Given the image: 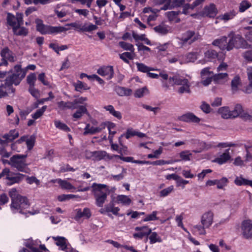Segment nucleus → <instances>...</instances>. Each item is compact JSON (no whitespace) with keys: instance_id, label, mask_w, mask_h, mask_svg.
I'll return each instance as SVG.
<instances>
[{"instance_id":"obj_9","label":"nucleus","mask_w":252,"mask_h":252,"mask_svg":"<svg viewBox=\"0 0 252 252\" xmlns=\"http://www.w3.org/2000/svg\"><path fill=\"white\" fill-rule=\"evenodd\" d=\"M232 119L240 117L244 120H250L251 116L245 112L242 106L240 104L235 105L233 109L231 110Z\"/></svg>"},{"instance_id":"obj_45","label":"nucleus","mask_w":252,"mask_h":252,"mask_svg":"<svg viewBox=\"0 0 252 252\" xmlns=\"http://www.w3.org/2000/svg\"><path fill=\"white\" fill-rule=\"evenodd\" d=\"M58 181L59 182V185L63 189L67 190H74L76 189L74 185L66 180H63L61 179V180H59Z\"/></svg>"},{"instance_id":"obj_20","label":"nucleus","mask_w":252,"mask_h":252,"mask_svg":"<svg viewBox=\"0 0 252 252\" xmlns=\"http://www.w3.org/2000/svg\"><path fill=\"white\" fill-rule=\"evenodd\" d=\"M104 127L105 126L104 124H101L98 126H91L89 124H87L84 128L83 134L86 135L88 134H94L100 132Z\"/></svg>"},{"instance_id":"obj_63","label":"nucleus","mask_w":252,"mask_h":252,"mask_svg":"<svg viewBox=\"0 0 252 252\" xmlns=\"http://www.w3.org/2000/svg\"><path fill=\"white\" fill-rule=\"evenodd\" d=\"M38 79L44 85L49 86L51 87L50 85V82L48 81V79L44 73H41L38 75Z\"/></svg>"},{"instance_id":"obj_6","label":"nucleus","mask_w":252,"mask_h":252,"mask_svg":"<svg viewBox=\"0 0 252 252\" xmlns=\"http://www.w3.org/2000/svg\"><path fill=\"white\" fill-rule=\"evenodd\" d=\"M26 155H15L11 158L10 165L16 168L18 171L29 173L30 170L27 167Z\"/></svg>"},{"instance_id":"obj_37","label":"nucleus","mask_w":252,"mask_h":252,"mask_svg":"<svg viewBox=\"0 0 252 252\" xmlns=\"http://www.w3.org/2000/svg\"><path fill=\"white\" fill-rule=\"evenodd\" d=\"M87 113V109L86 105H81L78 107L77 110L72 115L74 120L80 119L84 114Z\"/></svg>"},{"instance_id":"obj_33","label":"nucleus","mask_w":252,"mask_h":252,"mask_svg":"<svg viewBox=\"0 0 252 252\" xmlns=\"http://www.w3.org/2000/svg\"><path fill=\"white\" fill-rule=\"evenodd\" d=\"M116 201L118 204L126 206H129L132 203L130 198L125 195H118L116 197Z\"/></svg>"},{"instance_id":"obj_26","label":"nucleus","mask_w":252,"mask_h":252,"mask_svg":"<svg viewBox=\"0 0 252 252\" xmlns=\"http://www.w3.org/2000/svg\"><path fill=\"white\" fill-rule=\"evenodd\" d=\"M200 35L192 31L187 32L183 36L182 40L184 42L192 43L199 38Z\"/></svg>"},{"instance_id":"obj_44","label":"nucleus","mask_w":252,"mask_h":252,"mask_svg":"<svg viewBox=\"0 0 252 252\" xmlns=\"http://www.w3.org/2000/svg\"><path fill=\"white\" fill-rule=\"evenodd\" d=\"M179 13L178 11H171L166 12L165 15L170 21L178 23L180 21V19L178 18Z\"/></svg>"},{"instance_id":"obj_51","label":"nucleus","mask_w":252,"mask_h":252,"mask_svg":"<svg viewBox=\"0 0 252 252\" xmlns=\"http://www.w3.org/2000/svg\"><path fill=\"white\" fill-rule=\"evenodd\" d=\"M136 65L137 66L138 71L142 72H148L150 71L155 70L156 69L154 68L149 67L143 63H136Z\"/></svg>"},{"instance_id":"obj_10","label":"nucleus","mask_w":252,"mask_h":252,"mask_svg":"<svg viewBox=\"0 0 252 252\" xmlns=\"http://www.w3.org/2000/svg\"><path fill=\"white\" fill-rule=\"evenodd\" d=\"M241 229L243 236L245 238L250 239L252 238V220H243L241 223Z\"/></svg>"},{"instance_id":"obj_17","label":"nucleus","mask_w":252,"mask_h":252,"mask_svg":"<svg viewBox=\"0 0 252 252\" xmlns=\"http://www.w3.org/2000/svg\"><path fill=\"white\" fill-rule=\"evenodd\" d=\"M19 136V132L16 129L11 130L8 133L2 136L1 139L2 145L3 148L9 142L15 139Z\"/></svg>"},{"instance_id":"obj_48","label":"nucleus","mask_w":252,"mask_h":252,"mask_svg":"<svg viewBox=\"0 0 252 252\" xmlns=\"http://www.w3.org/2000/svg\"><path fill=\"white\" fill-rule=\"evenodd\" d=\"M149 94V90L147 87H144L142 88L137 89L134 94V95L135 97L140 98L147 95Z\"/></svg>"},{"instance_id":"obj_4","label":"nucleus","mask_w":252,"mask_h":252,"mask_svg":"<svg viewBox=\"0 0 252 252\" xmlns=\"http://www.w3.org/2000/svg\"><path fill=\"white\" fill-rule=\"evenodd\" d=\"M26 74V69H22L20 65H15L11 70V74L5 79V86L9 87L13 84L17 86L19 84Z\"/></svg>"},{"instance_id":"obj_15","label":"nucleus","mask_w":252,"mask_h":252,"mask_svg":"<svg viewBox=\"0 0 252 252\" xmlns=\"http://www.w3.org/2000/svg\"><path fill=\"white\" fill-rule=\"evenodd\" d=\"M214 221V214L212 211H209L203 214L201 217L200 222L204 227L209 228Z\"/></svg>"},{"instance_id":"obj_41","label":"nucleus","mask_w":252,"mask_h":252,"mask_svg":"<svg viewBox=\"0 0 252 252\" xmlns=\"http://www.w3.org/2000/svg\"><path fill=\"white\" fill-rule=\"evenodd\" d=\"M136 55L134 52H124L120 55V58L126 63H129V60H133Z\"/></svg>"},{"instance_id":"obj_50","label":"nucleus","mask_w":252,"mask_h":252,"mask_svg":"<svg viewBox=\"0 0 252 252\" xmlns=\"http://www.w3.org/2000/svg\"><path fill=\"white\" fill-rule=\"evenodd\" d=\"M55 126L57 128L63 130L65 132L70 131V128L64 123L59 120H55L54 121Z\"/></svg>"},{"instance_id":"obj_27","label":"nucleus","mask_w":252,"mask_h":252,"mask_svg":"<svg viewBox=\"0 0 252 252\" xmlns=\"http://www.w3.org/2000/svg\"><path fill=\"white\" fill-rule=\"evenodd\" d=\"M229 150V149L226 150L219 157L212 160V162L218 163L219 164H222L226 162L230 158Z\"/></svg>"},{"instance_id":"obj_32","label":"nucleus","mask_w":252,"mask_h":252,"mask_svg":"<svg viewBox=\"0 0 252 252\" xmlns=\"http://www.w3.org/2000/svg\"><path fill=\"white\" fill-rule=\"evenodd\" d=\"M218 113L223 119H232L231 110L228 106L220 107L218 110Z\"/></svg>"},{"instance_id":"obj_46","label":"nucleus","mask_w":252,"mask_h":252,"mask_svg":"<svg viewBox=\"0 0 252 252\" xmlns=\"http://www.w3.org/2000/svg\"><path fill=\"white\" fill-rule=\"evenodd\" d=\"M116 92L120 96H129L132 93V90L128 88L118 87L116 89Z\"/></svg>"},{"instance_id":"obj_11","label":"nucleus","mask_w":252,"mask_h":252,"mask_svg":"<svg viewBox=\"0 0 252 252\" xmlns=\"http://www.w3.org/2000/svg\"><path fill=\"white\" fill-rule=\"evenodd\" d=\"M135 232L133 237L136 240L142 239L144 237H147L152 232V230L147 226H137L134 229Z\"/></svg>"},{"instance_id":"obj_28","label":"nucleus","mask_w":252,"mask_h":252,"mask_svg":"<svg viewBox=\"0 0 252 252\" xmlns=\"http://www.w3.org/2000/svg\"><path fill=\"white\" fill-rule=\"evenodd\" d=\"M199 57V53L196 52H190L185 56H182V60L181 64L186 63L195 62Z\"/></svg>"},{"instance_id":"obj_57","label":"nucleus","mask_w":252,"mask_h":252,"mask_svg":"<svg viewBox=\"0 0 252 252\" xmlns=\"http://www.w3.org/2000/svg\"><path fill=\"white\" fill-rule=\"evenodd\" d=\"M107 127L109 131V136H112L114 137V135L116 133V125L115 124L111 122H108L107 124Z\"/></svg>"},{"instance_id":"obj_8","label":"nucleus","mask_w":252,"mask_h":252,"mask_svg":"<svg viewBox=\"0 0 252 252\" xmlns=\"http://www.w3.org/2000/svg\"><path fill=\"white\" fill-rule=\"evenodd\" d=\"M66 26H71L77 30L78 31L82 32H90L95 30L97 28L96 25L88 23H85L84 24H82L77 22H73L67 24Z\"/></svg>"},{"instance_id":"obj_35","label":"nucleus","mask_w":252,"mask_h":252,"mask_svg":"<svg viewBox=\"0 0 252 252\" xmlns=\"http://www.w3.org/2000/svg\"><path fill=\"white\" fill-rule=\"evenodd\" d=\"M57 104L58 107L61 110H64L67 109H74L76 108V107L74 106V103L70 101L64 102L61 101L58 102Z\"/></svg>"},{"instance_id":"obj_23","label":"nucleus","mask_w":252,"mask_h":252,"mask_svg":"<svg viewBox=\"0 0 252 252\" xmlns=\"http://www.w3.org/2000/svg\"><path fill=\"white\" fill-rule=\"evenodd\" d=\"M75 211L76 213L75 217L76 220H79L81 218L88 219L91 217L92 215L91 210L88 208H85L83 209V210H81V209H77L75 210Z\"/></svg>"},{"instance_id":"obj_12","label":"nucleus","mask_w":252,"mask_h":252,"mask_svg":"<svg viewBox=\"0 0 252 252\" xmlns=\"http://www.w3.org/2000/svg\"><path fill=\"white\" fill-rule=\"evenodd\" d=\"M23 15L22 13H17L16 16L8 13L7 16V22L13 29L16 26H21L23 24Z\"/></svg>"},{"instance_id":"obj_19","label":"nucleus","mask_w":252,"mask_h":252,"mask_svg":"<svg viewBox=\"0 0 252 252\" xmlns=\"http://www.w3.org/2000/svg\"><path fill=\"white\" fill-rule=\"evenodd\" d=\"M218 13V10L216 5L213 3H210L208 5H206L203 10L202 14L210 18H213L216 16Z\"/></svg>"},{"instance_id":"obj_34","label":"nucleus","mask_w":252,"mask_h":252,"mask_svg":"<svg viewBox=\"0 0 252 252\" xmlns=\"http://www.w3.org/2000/svg\"><path fill=\"white\" fill-rule=\"evenodd\" d=\"M103 108L118 119L121 120L122 118L121 113L120 111L115 110L114 107L112 105H105Z\"/></svg>"},{"instance_id":"obj_16","label":"nucleus","mask_w":252,"mask_h":252,"mask_svg":"<svg viewBox=\"0 0 252 252\" xmlns=\"http://www.w3.org/2000/svg\"><path fill=\"white\" fill-rule=\"evenodd\" d=\"M41 243L39 239L33 240L32 238L24 240L23 244L30 249L32 252H40L38 245Z\"/></svg>"},{"instance_id":"obj_13","label":"nucleus","mask_w":252,"mask_h":252,"mask_svg":"<svg viewBox=\"0 0 252 252\" xmlns=\"http://www.w3.org/2000/svg\"><path fill=\"white\" fill-rule=\"evenodd\" d=\"M90 154L91 155L88 156V158H92L94 160H111L114 158V155H110L104 151H94L93 153H90Z\"/></svg>"},{"instance_id":"obj_30","label":"nucleus","mask_w":252,"mask_h":252,"mask_svg":"<svg viewBox=\"0 0 252 252\" xmlns=\"http://www.w3.org/2000/svg\"><path fill=\"white\" fill-rule=\"evenodd\" d=\"M215 46H218L222 50L226 49L228 51V43L227 42V38L223 36L219 39H216L213 42Z\"/></svg>"},{"instance_id":"obj_62","label":"nucleus","mask_w":252,"mask_h":252,"mask_svg":"<svg viewBox=\"0 0 252 252\" xmlns=\"http://www.w3.org/2000/svg\"><path fill=\"white\" fill-rule=\"evenodd\" d=\"M151 234L149 237L150 242L151 244H154L156 242H161V239L159 237L158 234L155 232H151Z\"/></svg>"},{"instance_id":"obj_5","label":"nucleus","mask_w":252,"mask_h":252,"mask_svg":"<svg viewBox=\"0 0 252 252\" xmlns=\"http://www.w3.org/2000/svg\"><path fill=\"white\" fill-rule=\"evenodd\" d=\"M35 23L37 31L42 34H57L68 30V29L62 26L54 27L44 25L43 21L39 19L35 20Z\"/></svg>"},{"instance_id":"obj_54","label":"nucleus","mask_w":252,"mask_h":252,"mask_svg":"<svg viewBox=\"0 0 252 252\" xmlns=\"http://www.w3.org/2000/svg\"><path fill=\"white\" fill-rule=\"evenodd\" d=\"M158 214V211H153L151 214L147 215L146 217L143 219V221L144 222L157 220H159V218L157 217Z\"/></svg>"},{"instance_id":"obj_60","label":"nucleus","mask_w":252,"mask_h":252,"mask_svg":"<svg viewBox=\"0 0 252 252\" xmlns=\"http://www.w3.org/2000/svg\"><path fill=\"white\" fill-rule=\"evenodd\" d=\"M47 109L46 106H43L41 108L38 109L34 113L32 114V117L34 119L40 118Z\"/></svg>"},{"instance_id":"obj_21","label":"nucleus","mask_w":252,"mask_h":252,"mask_svg":"<svg viewBox=\"0 0 252 252\" xmlns=\"http://www.w3.org/2000/svg\"><path fill=\"white\" fill-rule=\"evenodd\" d=\"M218 56V53L213 50H208L204 53V58L203 60L198 61L199 63L202 64L206 63L208 62H211L215 59Z\"/></svg>"},{"instance_id":"obj_43","label":"nucleus","mask_w":252,"mask_h":252,"mask_svg":"<svg viewBox=\"0 0 252 252\" xmlns=\"http://www.w3.org/2000/svg\"><path fill=\"white\" fill-rule=\"evenodd\" d=\"M207 228L205 227H204V225L202 224H197L194 225L192 228V232L194 234H199V235H205L206 233L205 229Z\"/></svg>"},{"instance_id":"obj_38","label":"nucleus","mask_w":252,"mask_h":252,"mask_svg":"<svg viewBox=\"0 0 252 252\" xmlns=\"http://www.w3.org/2000/svg\"><path fill=\"white\" fill-rule=\"evenodd\" d=\"M154 29L156 32L162 35L167 33L170 30L168 26L164 24H161L154 27Z\"/></svg>"},{"instance_id":"obj_61","label":"nucleus","mask_w":252,"mask_h":252,"mask_svg":"<svg viewBox=\"0 0 252 252\" xmlns=\"http://www.w3.org/2000/svg\"><path fill=\"white\" fill-rule=\"evenodd\" d=\"M29 92L36 99H38L40 96V91L36 89L34 86L29 87Z\"/></svg>"},{"instance_id":"obj_55","label":"nucleus","mask_w":252,"mask_h":252,"mask_svg":"<svg viewBox=\"0 0 252 252\" xmlns=\"http://www.w3.org/2000/svg\"><path fill=\"white\" fill-rule=\"evenodd\" d=\"M85 77H87L89 80H91L92 79H95L100 84H103L104 83V81L101 78H100L98 76H97V75H95V74H93L92 75H88L85 73H82L80 75V77L81 79H83Z\"/></svg>"},{"instance_id":"obj_22","label":"nucleus","mask_w":252,"mask_h":252,"mask_svg":"<svg viewBox=\"0 0 252 252\" xmlns=\"http://www.w3.org/2000/svg\"><path fill=\"white\" fill-rule=\"evenodd\" d=\"M229 80L228 74L226 72H220L214 74L213 81L216 84H224Z\"/></svg>"},{"instance_id":"obj_7","label":"nucleus","mask_w":252,"mask_h":252,"mask_svg":"<svg viewBox=\"0 0 252 252\" xmlns=\"http://www.w3.org/2000/svg\"><path fill=\"white\" fill-rule=\"evenodd\" d=\"M249 46L248 43L244 40L240 35H235L232 37L228 42V51H230L233 47L237 48H248Z\"/></svg>"},{"instance_id":"obj_31","label":"nucleus","mask_w":252,"mask_h":252,"mask_svg":"<svg viewBox=\"0 0 252 252\" xmlns=\"http://www.w3.org/2000/svg\"><path fill=\"white\" fill-rule=\"evenodd\" d=\"M205 0H195L192 4H186L183 7L182 13L185 14H188L190 10L193 9L195 7L200 5Z\"/></svg>"},{"instance_id":"obj_2","label":"nucleus","mask_w":252,"mask_h":252,"mask_svg":"<svg viewBox=\"0 0 252 252\" xmlns=\"http://www.w3.org/2000/svg\"><path fill=\"white\" fill-rule=\"evenodd\" d=\"M169 82L172 85L178 86L176 89L177 92L179 94H189L190 93L191 83L188 79L178 74L174 75L169 78Z\"/></svg>"},{"instance_id":"obj_56","label":"nucleus","mask_w":252,"mask_h":252,"mask_svg":"<svg viewBox=\"0 0 252 252\" xmlns=\"http://www.w3.org/2000/svg\"><path fill=\"white\" fill-rule=\"evenodd\" d=\"M119 45L125 50H128L130 52H134L135 49L134 46L130 43L121 41L119 42Z\"/></svg>"},{"instance_id":"obj_25","label":"nucleus","mask_w":252,"mask_h":252,"mask_svg":"<svg viewBox=\"0 0 252 252\" xmlns=\"http://www.w3.org/2000/svg\"><path fill=\"white\" fill-rule=\"evenodd\" d=\"M120 211L119 208L115 207L113 202H110L109 204L105 205L104 208L100 209L99 212L101 214H104L106 213H112L114 215H117L118 212Z\"/></svg>"},{"instance_id":"obj_52","label":"nucleus","mask_w":252,"mask_h":252,"mask_svg":"<svg viewBox=\"0 0 252 252\" xmlns=\"http://www.w3.org/2000/svg\"><path fill=\"white\" fill-rule=\"evenodd\" d=\"M80 198V196L74 194H61L58 196V199L60 201H64L71 199H77Z\"/></svg>"},{"instance_id":"obj_58","label":"nucleus","mask_w":252,"mask_h":252,"mask_svg":"<svg viewBox=\"0 0 252 252\" xmlns=\"http://www.w3.org/2000/svg\"><path fill=\"white\" fill-rule=\"evenodd\" d=\"M214 74L213 71L210 70V68L206 67L203 69L201 71V78L207 77H213Z\"/></svg>"},{"instance_id":"obj_64","label":"nucleus","mask_w":252,"mask_h":252,"mask_svg":"<svg viewBox=\"0 0 252 252\" xmlns=\"http://www.w3.org/2000/svg\"><path fill=\"white\" fill-rule=\"evenodd\" d=\"M136 46H137L138 51L139 52L140 55H143L147 52L150 51V49L142 43H137Z\"/></svg>"},{"instance_id":"obj_24","label":"nucleus","mask_w":252,"mask_h":252,"mask_svg":"<svg viewBox=\"0 0 252 252\" xmlns=\"http://www.w3.org/2000/svg\"><path fill=\"white\" fill-rule=\"evenodd\" d=\"M180 120L183 122L188 123H198L200 121V119L196 116L193 113L189 112L182 115Z\"/></svg>"},{"instance_id":"obj_29","label":"nucleus","mask_w":252,"mask_h":252,"mask_svg":"<svg viewBox=\"0 0 252 252\" xmlns=\"http://www.w3.org/2000/svg\"><path fill=\"white\" fill-rule=\"evenodd\" d=\"M2 176H5L6 179L8 180V184L12 185L16 183L15 174L11 173L8 168H5L3 169L0 174V178Z\"/></svg>"},{"instance_id":"obj_14","label":"nucleus","mask_w":252,"mask_h":252,"mask_svg":"<svg viewBox=\"0 0 252 252\" xmlns=\"http://www.w3.org/2000/svg\"><path fill=\"white\" fill-rule=\"evenodd\" d=\"M52 239L56 241V244L59 246L62 250L66 252L70 251L71 246L65 238L57 236L52 237Z\"/></svg>"},{"instance_id":"obj_3","label":"nucleus","mask_w":252,"mask_h":252,"mask_svg":"<svg viewBox=\"0 0 252 252\" xmlns=\"http://www.w3.org/2000/svg\"><path fill=\"white\" fill-rule=\"evenodd\" d=\"M92 192L93 193L96 201V205L100 207L103 206L105 202L108 189L106 185L93 183L92 186Z\"/></svg>"},{"instance_id":"obj_1","label":"nucleus","mask_w":252,"mask_h":252,"mask_svg":"<svg viewBox=\"0 0 252 252\" xmlns=\"http://www.w3.org/2000/svg\"><path fill=\"white\" fill-rule=\"evenodd\" d=\"M9 195L11 199L10 209L13 213L27 214L25 210L28 209L30 202L27 197L18 194L15 189H12L9 191ZM38 210L28 211V214L35 215L39 213Z\"/></svg>"},{"instance_id":"obj_59","label":"nucleus","mask_w":252,"mask_h":252,"mask_svg":"<svg viewBox=\"0 0 252 252\" xmlns=\"http://www.w3.org/2000/svg\"><path fill=\"white\" fill-rule=\"evenodd\" d=\"M163 148L159 147L158 150L154 151L153 154H148L147 157L148 158H158L162 153Z\"/></svg>"},{"instance_id":"obj_42","label":"nucleus","mask_w":252,"mask_h":252,"mask_svg":"<svg viewBox=\"0 0 252 252\" xmlns=\"http://www.w3.org/2000/svg\"><path fill=\"white\" fill-rule=\"evenodd\" d=\"M185 0H171V3L169 5H164L160 8V10H167L171 9L175 7H179L181 6L184 2Z\"/></svg>"},{"instance_id":"obj_47","label":"nucleus","mask_w":252,"mask_h":252,"mask_svg":"<svg viewBox=\"0 0 252 252\" xmlns=\"http://www.w3.org/2000/svg\"><path fill=\"white\" fill-rule=\"evenodd\" d=\"M13 32L17 35L20 36H26L28 33V29L23 27L16 26L15 28L13 29Z\"/></svg>"},{"instance_id":"obj_39","label":"nucleus","mask_w":252,"mask_h":252,"mask_svg":"<svg viewBox=\"0 0 252 252\" xmlns=\"http://www.w3.org/2000/svg\"><path fill=\"white\" fill-rule=\"evenodd\" d=\"M234 183L237 186H249L252 187V180L245 179L242 177H237Z\"/></svg>"},{"instance_id":"obj_49","label":"nucleus","mask_w":252,"mask_h":252,"mask_svg":"<svg viewBox=\"0 0 252 252\" xmlns=\"http://www.w3.org/2000/svg\"><path fill=\"white\" fill-rule=\"evenodd\" d=\"M74 86L77 91L81 92L82 90H87L90 89V87L85 83L81 81H77L74 84Z\"/></svg>"},{"instance_id":"obj_53","label":"nucleus","mask_w":252,"mask_h":252,"mask_svg":"<svg viewBox=\"0 0 252 252\" xmlns=\"http://www.w3.org/2000/svg\"><path fill=\"white\" fill-rule=\"evenodd\" d=\"M36 75L35 73H31L27 77V82L29 87L35 86Z\"/></svg>"},{"instance_id":"obj_40","label":"nucleus","mask_w":252,"mask_h":252,"mask_svg":"<svg viewBox=\"0 0 252 252\" xmlns=\"http://www.w3.org/2000/svg\"><path fill=\"white\" fill-rule=\"evenodd\" d=\"M236 15V12L234 10H231L221 14L218 17L217 19L226 22L233 19Z\"/></svg>"},{"instance_id":"obj_18","label":"nucleus","mask_w":252,"mask_h":252,"mask_svg":"<svg viewBox=\"0 0 252 252\" xmlns=\"http://www.w3.org/2000/svg\"><path fill=\"white\" fill-rule=\"evenodd\" d=\"M97 73L108 80L111 79L114 76V70L112 66H104L99 68Z\"/></svg>"},{"instance_id":"obj_36","label":"nucleus","mask_w":252,"mask_h":252,"mask_svg":"<svg viewBox=\"0 0 252 252\" xmlns=\"http://www.w3.org/2000/svg\"><path fill=\"white\" fill-rule=\"evenodd\" d=\"M241 85V79L239 76L236 75L231 81V87L233 93H236Z\"/></svg>"}]
</instances>
